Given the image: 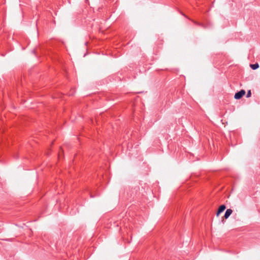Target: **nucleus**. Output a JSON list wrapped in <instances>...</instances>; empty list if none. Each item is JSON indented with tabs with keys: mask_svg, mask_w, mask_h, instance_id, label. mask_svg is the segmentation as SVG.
<instances>
[{
	"mask_svg": "<svg viewBox=\"0 0 260 260\" xmlns=\"http://www.w3.org/2000/svg\"><path fill=\"white\" fill-rule=\"evenodd\" d=\"M232 212H233V210L232 209H227L224 214V217L225 219L228 218L231 215Z\"/></svg>",
	"mask_w": 260,
	"mask_h": 260,
	"instance_id": "3",
	"label": "nucleus"
},
{
	"mask_svg": "<svg viewBox=\"0 0 260 260\" xmlns=\"http://www.w3.org/2000/svg\"><path fill=\"white\" fill-rule=\"evenodd\" d=\"M251 91L250 90H248L247 93L246 97L247 98H249V97L251 96Z\"/></svg>",
	"mask_w": 260,
	"mask_h": 260,
	"instance_id": "5",
	"label": "nucleus"
},
{
	"mask_svg": "<svg viewBox=\"0 0 260 260\" xmlns=\"http://www.w3.org/2000/svg\"><path fill=\"white\" fill-rule=\"evenodd\" d=\"M226 208V207L224 205H222L219 206L218 208V209L217 210L216 215L217 216H218L219 214H220L221 212H222Z\"/></svg>",
	"mask_w": 260,
	"mask_h": 260,
	"instance_id": "2",
	"label": "nucleus"
},
{
	"mask_svg": "<svg viewBox=\"0 0 260 260\" xmlns=\"http://www.w3.org/2000/svg\"><path fill=\"white\" fill-rule=\"evenodd\" d=\"M251 68L253 70H256L259 67V64L257 63L254 64H250Z\"/></svg>",
	"mask_w": 260,
	"mask_h": 260,
	"instance_id": "4",
	"label": "nucleus"
},
{
	"mask_svg": "<svg viewBox=\"0 0 260 260\" xmlns=\"http://www.w3.org/2000/svg\"><path fill=\"white\" fill-rule=\"evenodd\" d=\"M245 94V91L243 89L236 92L235 94L234 98L237 100L240 99Z\"/></svg>",
	"mask_w": 260,
	"mask_h": 260,
	"instance_id": "1",
	"label": "nucleus"
}]
</instances>
